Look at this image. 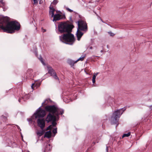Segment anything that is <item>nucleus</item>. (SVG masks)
<instances>
[{"label": "nucleus", "mask_w": 152, "mask_h": 152, "mask_svg": "<svg viewBox=\"0 0 152 152\" xmlns=\"http://www.w3.org/2000/svg\"><path fill=\"white\" fill-rule=\"evenodd\" d=\"M0 3L3 6H4L5 4V3L3 1V0H0Z\"/></svg>", "instance_id": "cd10ccee"}, {"label": "nucleus", "mask_w": 152, "mask_h": 152, "mask_svg": "<svg viewBox=\"0 0 152 152\" xmlns=\"http://www.w3.org/2000/svg\"><path fill=\"white\" fill-rule=\"evenodd\" d=\"M105 23H106V24H107L108 25L110 26V27H112V26H111V25H109L108 24H107V23L105 22Z\"/></svg>", "instance_id": "c03bdc74"}, {"label": "nucleus", "mask_w": 152, "mask_h": 152, "mask_svg": "<svg viewBox=\"0 0 152 152\" xmlns=\"http://www.w3.org/2000/svg\"><path fill=\"white\" fill-rule=\"evenodd\" d=\"M74 26L71 24H69L65 22L60 23L58 26L59 32L61 34H66L71 32Z\"/></svg>", "instance_id": "7ed1b4c3"}, {"label": "nucleus", "mask_w": 152, "mask_h": 152, "mask_svg": "<svg viewBox=\"0 0 152 152\" xmlns=\"http://www.w3.org/2000/svg\"><path fill=\"white\" fill-rule=\"evenodd\" d=\"M50 10L49 11V14L50 15H51V17L53 18L54 16V12L55 11V10L54 9L53 7L51 6V5L49 7Z\"/></svg>", "instance_id": "4468645a"}, {"label": "nucleus", "mask_w": 152, "mask_h": 152, "mask_svg": "<svg viewBox=\"0 0 152 152\" xmlns=\"http://www.w3.org/2000/svg\"><path fill=\"white\" fill-rule=\"evenodd\" d=\"M94 12L95 13L96 15L97 16H98V15L97 14V13H96V12Z\"/></svg>", "instance_id": "a18cd8bd"}, {"label": "nucleus", "mask_w": 152, "mask_h": 152, "mask_svg": "<svg viewBox=\"0 0 152 152\" xmlns=\"http://www.w3.org/2000/svg\"><path fill=\"white\" fill-rule=\"evenodd\" d=\"M20 23L16 21L8 22L4 17L0 16V32L2 30L4 32L12 34L15 31H18L20 29Z\"/></svg>", "instance_id": "f257e3e1"}, {"label": "nucleus", "mask_w": 152, "mask_h": 152, "mask_svg": "<svg viewBox=\"0 0 152 152\" xmlns=\"http://www.w3.org/2000/svg\"><path fill=\"white\" fill-rule=\"evenodd\" d=\"M102 53V52H103V50H101L100 51Z\"/></svg>", "instance_id": "49530a36"}, {"label": "nucleus", "mask_w": 152, "mask_h": 152, "mask_svg": "<svg viewBox=\"0 0 152 152\" xmlns=\"http://www.w3.org/2000/svg\"><path fill=\"white\" fill-rule=\"evenodd\" d=\"M121 109H121V110H121ZM122 109H123V112H124V111H125V110H126V108H125V107H124V108H123Z\"/></svg>", "instance_id": "473e14b6"}, {"label": "nucleus", "mask_w": 152, "mask_h": 152, "mask_svg": "<svg viewBox=\"0 0 152 152\" xmlns=\"http://www.w3.org/2000/svg\"><path fill=\"white\" fill-rule=\"evenodd\" d=\"M34 83H33L32 85V86H31V88H32L33 89V86H34Z\"/></svg>", "instance_id": "c9c22d12"}, {"label": "nucleus", "mask_w": 152, "mask_h": 152, "mask_svg": "<svg viewBox=\"0 0 152 152\" xmlns=\"http://www.w3.org/2000/svg\"><path fill=\"white\" fill-rule=\"evenodd\" d=\"M48 70V73L50 75L53 76L56 80H59V79L56 73L52 67L50 66H47Z\"/></svg>", "instance_id": "6e6552de"}, {"label": "nucleus", "mask_w": 152, "mask_h": 152, "mask_svg": "<svg viewBox=\"0 0 152 152\" xmlns=\"http://www.w3.org/2000/svg\"><path fill=\"white\" fill-rule=\"evenodd\" d=\"M53 17V21H56L62 19H65V15H64L62 16V15L60 14H56L54 15Z\"/></svg>", "instance_id": "9b49d317"}, {"label": "nucleus", "mask_w": 152, "mask_h": 152, "mask_svg": "<svg viewBox=\"0 0 152 152\" xmlns=\"http://www.w3.org/2000/svg\"><path fill=\"white\" fill-rule=\"evenodd\" d=\"M95 79H96L95 78H92V82L93 83H94L95 82Z\"/></svg>", "instance_id": "7c9ffc66"}, {"label": "nucleus", "mask_w": 152, "mask_h": 152, "mask_svg": "<svg viewBox=\"0 0 152 152\" xmlns=\"http://www.w3.org/2000/svg\"><path fill=\"white\" fill-rule=\"evenodd\" d=\"M46 31V30H45V29H43V32H45Z\"/></svg>", "instance_id": "79ce46f5"}, {"label": "nucleus", "mask_w": 152, "mask_h": 152, "mask_svg": "<svg viewBox=\"0 0 152 152\" xmlns=\"http://www.w3.org/2000/svg\"><path fill=\"white\" fill-rule=\"evenodd\" d=\"M47 150H49L50 151V145L49 144L46 145V148L45 149V151H47Z\"/></svg>", "instance_id": "a211bd4d"}, {"label": "nucleus", "mask_w": 152, "mask_h": 152, "mask_svg": "<svg viewBox=\"0 0 152 152\" xmlns=\"http://www.w3.org/2000/svg\"><path fill=\"white\" fill-rule=\"evenodd\" d=\"M70 21H71V22H72L73 21H72V20L71 16L70 17Z\"/></svg>", "instance_id": "f704fd0d"}, {"label": "nucleus", "mask_w": 152, "mask_h": 152, "mask_svg": "<svg viewBox=\"0 0 152 152\" xmlns=\"http://www.w3.org/2000/svg\"><path fill=\"white\" fill-rule=\"evenodd\" d=\"M122 113H121L120 110H118L115 111L113 113V115L111 117V123L112 124H117L116 127L118 125V119Z\"/></svg>", "instance_id": "423d86ee"}, {"label": "nucleus", "mask_w": 152, "mask_h": 152, "mask_svg": "<svg viewBox=\"0 0 152 152\" xmlns=\"http://www.w3.org/2000/svg\"><path fill=\"white\" fill-rule=\"evenodd\" d=\"M106 152H108V146H106Z\"/></svg>", "instance_id": "2f4dec72"}, {"label": "nucleus", "mask_w": 152, "mask_h": 152, "mask_svg": "<svg viewBox=\"0 0 152 152\" xmlns=\"http://www.w3.org/2000/svg\"><path fill=\"white\" fill-rule=\"evenodd\" d=\"M59 38L60 40L64 43L70 45H72L75 41L74 35L69 32L60 36Z\"/></svg>", "instance_id": "f03ea898"}, {"label": "nucleus", "mask_w": 152, "mask_h": 152, "mask_svg": "<svg viewBox=\"0 0 152 152\" xmlns=\"http://www.w3.org/2000/svg\"><path fill=\"white\" fill-rule=\"evenodd\" d=\"M58 2V0H54L53 2L51 3V4L56 5Z\"/></svg>", "instance_id": "b1692460"}, {"label": "nucleus", "mask_w": 152, "mask_h": 152, "mask_svg": "<svg viewBox=\"0 0 152 152\" xmlns=\"http://www.w3.org/2000/svg\"><path fill=\"white\" fill-rule=\"evenodd\" d=\"M77 29L86 32L88 31V26L86 22L83 20H80L78 21Z\"/></svg>", "instance_id": "0eeeda50"}, {"label": "nucleus", "mask_w": 152, "mask_h": 152, "mask_svg": "<svg viewBox=\"0 0 152 152\" xmlns=\"http://www.w3.org/2000/svg\"><path fill=\"white\" fill-rule=\"evenodd\" d=\"M33 1H34V4H36L38 3L39 0H33Z\"/></svg>", "instance_id": "c756f323"}, {"label": "nucleus", "mask_w": 152, "mask_h": 152, "mask_svg": "<svg viewBox=\"0 0 152 152\" xmlns=\"http://www.w3.org/2000/svg\"><path fill=\"white\" fill-rule=\"evenodd\" d=\"M98 73H96L95 74H94V75L96 77V76H97V75H98Z\"/></svg>", "instance_id": "58836bf2"}, {"label": "nucleus", "mask_w": 152, "mask_h": 152, "mask_svg": "<svg viewBox=\"0 0 152 152\" xmlns=\"http://www.w3.org/2000/svg\"><path fill=\"white\" fill-rule=\"evenodd\" d=\"M45 110L53 114H54L56 116H58L60 115H62L64 113V110L58 108L55 105H47L45 108Z\"/></svg>", "instance_id": "20e7f679"}, {"label": "nucleus", "mask_w": 152, "mask_h": 152, "mask_svg": "<svg viewBox=\"0 0 152 152\" xmlns=\"http://www.w3.org/2000/svg\"><path fill=\"white\" fill-rule=\"evenodd\" d=\"M51 132L50 131L46 132L45 134V137L50 138L51 137Z\"/></svg>", "instance_id": "dca6fc26"}, {"label": "nucleus", "mask_w": 152, "mask_h": 152, "mask_svg": "<svg viewBox=\"0 0 152 152\" xmlns=\"http://www.w3.org/2000/svg\"><path fill=\"white\" fill-rule=\"evenodd\" d=\"M48 100L46 99L45 101L42 104V105L40 107L36 112L34 113V115L35 116V118H40L44 117L45 115V111L41 108V107L44 105H47L48 103Z\"/></svg>", "instance_id": "39448f33"}, {"label": "nucleus", "mask_w": 152, "mask_h": 152, "mask_svg": "<svg viewBox=\"0 0 152 152\" xmlns=\"http://www.w3.org/2000/svg\"><path fill=\"white\" fill-rule=\"evenodd\" d=\"M39 59L44 65H45V63L43 61V59L42 57H40L39 58Z\"/></svg>", "instance_id": "393cba45"}, {"label": "nucleus", "mask_w": 152, "mask_h": 152, "mask_svg": "<svg viewBox=\"0 0 152 152\" xmlns=\"http://www.w3.org/2000/svg\"><path fill=\"white\" fill-rule=\"evenodd\" d=\"M96 77L94 75L93 76L92 78L96 79Z\"/></svg>", "instance_id": "e433bc0d"}, {"label": "nucleus", "mask_w": 152, "mask_h": 152, "mask_svg": "<svg viewBox=\"0 0 152 152\" xmlns=\"http://www.w3.org/2000/svg\"><path fill=\"white\" fill-rule=\"evenodd\" d=\"M21 100V99H18V101L19 102H20V100Z\"/></svg>", "instance_id": "37998d69"}, {"label": "nucleus", "mask_w": 152, "mask_h": 152, "mask_svg": "<svg viewBox=\"0 0 152 152\" xmlns=\"http://www.w3.org/2000/svg\"><path fill=\"white\" fill-rule=\"evenodd\" d=\"M52 128L51 125H49L47 128L46 130H48L51 129Z\"/></svg>", "instance_id": "c85d7f7f"}, {"label": "nucleus", "mask_w": 152, "mask_h": 152, "mask_svg": "<svg viewBox=\"0 0 152 152\" xmlns=\"http://www.w3.org/2000/svg\"><path fill=\"white\" fill-rule=\"evenodd\" d=\"M130 135V133L129 132L127 134H124L122 136V138H123L125 137H128Z\"/></svg>", "instance_id": "6ab92c4d"}, {"label": "nucleus", "mask_w": 152, "mask_h": 152, "mask_svg": "<svg viewBox=\"0 0 152 152\" xmlns=\"http://www.w3.org/2000/svg\"><path fill=\"white\" fill-rule=\"evenodd\" d=\"M44 132V131L43 130L42 131H39L37 133V135L39 136H41L42 135Z\"/></svg>", "instance_id": "f3484780"}, {"label": "nucleus", "mask_w": 152, "mask_h": 152, "mask_svg": "<svg viewBox=\"0 0 152 152\" xmlns=\"http://www.w3.org/2000/svg\"><path fill=\"white\" fill-rule=\"evenodd\" d=\"M108 33L111 36L113 37L115 35V34H114L113 33H112L111 31L108 32Z\"/></svg>", "instance_id": "a878e982"}, {"label": "nucleus", "mask_w": 152, "mask_h": 152, "mask_svg": "<svg viewBox=\"0 0 152 152\" xmlns=\"http://www.w3.org/2000/svg\"><path fill=\"white\" fill-rule=\"evenodd\" d=\"M85 56H83V57H81L79 59H78L76 61H75V62H77L78 61H80V60L81 61H83L84 60V59L85 58Z\"/></svg>", "instance_id": "412c9836"}, {"label": "nucleus", "mask_w": 152, "mask_h": 152, "mask_svg": "<svg viewBox=\"0 0 152 152\" xmlns=\"http://www.w3.org/2000/svg\"><path fill=\"white\" fill-rule=\"evenodd\" d=\"M150 109H151V110H152V105H151L150 106Z\"/></svg>", "instance_id": "a19ab883"}, {"label": "nucleus", "mask_w": 152, "mask_h": 152, "mask_svg": "<svg viewBox=\"0 0 152 152\" xmlns=\"http://www.w3.org/2000/svg\"><path fill=\"white\" fill-rule=\"evenodd\" d=\"M67 62L71 66V67L73 66L74 64L77 63L75 62V61H74L71 59L68 60L67 61Z\"/></svg>", "instance_id": "2eb2a0df"}, {"label": "nucleus", "mask_w": 152, "mask_h": 152, "mask_svg": "<svg viewBox=\"0 0 152 152\" xmlns=\"http://www.w3.org/2000/svg\"><path fill=\"white\" fill-rule=\"evenodd\" d=\"M56 116L54 114L49 113L46 118V121L48 123L55 119H56Z\"/></svg>", "instance_id": "1a4fd4ad"}, {"label": "nucleus", "mask_w": 152, "mask_h": 152, "mask_svg": "<svg viewBox=\"0 0 152 152\" xmlns=\"http://www.w3.org/2000/svg\"><path fill=\"white\" fill-rule=\"evenodd\" d=\"M38 126L41 129H43L45 126V121L44 119H38L37 120Z\"/></svg>", "instance_id": "9d476101"}, {"label": "nucleus", "mask_w": 152, "mask_h": 152, "mask_svg": "<svg viewBox=\"0 0 152 152\" xmlns=\"http://www.w3.org/2000/svg\"><path fill=\"white\" fill-rule=\"evenodd\" d=\"M65 8L67 11L69 12H73V11L72 10L70 9L68 7H66Z\"/></svg>", "instance_id": "5701e85b"}, {"label": "nucleus", "mask_w": 152, "mask_h": 152, "mask_svg": "<svg viewBox=\"0 0 152 152\" xmlns=\"http://www.w3.org/2000/svg\"><path fill=\"white\" fill-rule=\"evenodd\" d=\"M1 118L3 119V120L4 121H6L7 119V117L4 116L3 115H2Z\"/></svg>", "instance_id": "4be33fe9"}, {"label": "nucleus", "mask_w": 152, "mask_h": 152, "mask_svg": "<svg viewBox=\"0 0 152 152\" xmlns=\"http://www.w3.org/2000/svg\"><path fill=\"white\" fill-rule=\"evenodd\" d=\"M100 20L103 23H105V22H104L102 20L101 18H100Z\"/></svg>", "instance_id": "4c0bfd02"}, {"label": "nucleus", "mask_w": 152, "mask_h": 152, "mask_svg": "<svg viewBox=\"0 0 152 152\" xmlns=\"http://www.w3.org/2000/svg\"><path fill=\"white\" fill-rule=\"evenodd\" d=\"M27 120L28 121H31V118L28 119Z\"/></svg>", "instance_id": "ea45409f"}, {"label": "nucleus", "mask_w": 152, "mask_h": 152, "mask_svg": "<svg viewBox=\"0 0 152 152\" xmlns=\"http://www.w3.org/2000/svg\"><path fill=\"white\" fill-rule=\"evenodd\" d=\"M53 132L55 134H56L57 133V128H55L53 130Z\"/></svg>", "instance_id": "bb28decb"}, {"label": "nucleus", "mask_w": 152, "mask_h": 152, "mask_svg": "<svg viewBox=\"0 0 152 152\" xmlns=\"http://www.w3.org/2000/svg\"><path fill=\"white\" fill-rule=\"evenodd\" d=\"M98 141L97 142V143H98Z\"/></svg>", "instance_id": "de8ad7c7"}, {"label": "nucleus", "mask_w": 152, "mask_h": 152, "mask_svg": "<svg viewBox=\"0 0 152 152\" xmlns=\"http://www.w3.org/2000/svg\"><path fill=\"white\" fill-rule=\"evenodd\" d=\"M56 119H55L54 120L52 121V126H55L57 124L56 122Z\"/></svg>", "instance_id": "aec40b11"}, {"label": "nucleus", "mask_w": 152, "mask_h": 152, "mask_svg": "<svg viewBox=\"0 0 152 152\" xmlns=\"http://www.w3.org/2000/svg\"><path fill=\"white\" fill-rule=\"evenodd\" d=\"M33 70L31 69H28L26 73L25 76H24V78H27L31 76Z\"/></svg>", "instance_id": "f8f14e48"}, {"label": "nucleus", "mask_w": 152, "mask_h": 152, "mask_svg": "<svg viewBox=\"0 0 152 152\" xmlns=\"http://www.w3.org/2000/svg\"><path fill=\"white\" fill-rule=\"evenodd\" d=\"M81 31V30H80L77 29L76 33V36L77 37V39L78 41H79L80 40L83 34V33Z\"/></svg>", "instance_id": "ddd939ff"}, {"label": "nucleus", "mask_w": 152, "mask_h": 152, "mask_svg": "<svg viewBox=\"0 0 152 152\" xmlns=\"http://www.w3.org/2000/svg\"><path fill=\"white\" fill-rule=\"evenodd\" d=\"M74 14L76 15H78V14L77 13V12H74Z\"/></svg>", "instance_id": "72a5a7b5"}]
</instances>
